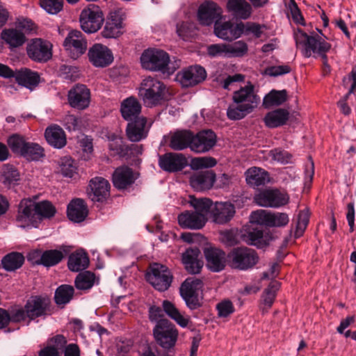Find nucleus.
I'll return each mask as SVG.
<instances>
[{"label": "nucleus", "mask_w": 356, "mask_h": 356, "mask_svg": "<svg viewBox=\"0 0 356 356\" xmlns=\"http://www.w3.org/2000/svg\"><path fill=\"white\" fill-rule=\"evenodd\" d=\"M233 104L227 110V118L232 120H238L252 113L260 103V97L257 94L254 86L248 82L234 92Z\"/></svg>", "instance_id": "obj_1"}, {"label": "nucleus", "mask_w": 356, "mask_h": 356, "mask_svg": "<svg viewBox=\"0 0 356 356\" xmlns=\"http://www.w3.org/2000/svg\"><path fill=\"white\" fill-rule=\"evenodd\" d=\"M140 63L144 69L168 75L173 74L180 65L179 60L172 61L168 53L156 49L145 50L140 56Z\"/></svg>", "instance_id": "obj_2"}, {"label": "nucleus", "mask_w": 356, "mask_h": 356, "mask_svg": "<svg viewBox=\"0 0 356 356\" xmlns=\"http://www.w3.org/2000/svg\"><path fill=\"white\" fill-rule=\"evenodd\" d=\"M296 46L302 48L305 57L309 58L313 54L322 56L331 49V44L327 42V38L321 31L318 33L307 35L303 31L298 29L294 33Z\"/></svg>", "instance_id": "obj_3"}, {"label": "nucleus", "mask_w": 356, "mask_h": 356, "mask_svg": "<svg viewBox=\"0 0 356 356\" xmlns=\"http://www.w3.org/2000/svg\"><path fill=\"white\" fill-rule=\"evenodd\" d=\"M165 92V86L157 79L151 76L144 79L138 89V95L147 107L161 104Z\"/></svg>", "instance_id": "obj_4"}, {"label": "nucleus", "mask_w": 356, "mask_h": 356, "mask_svg": "<svg viewBox=\"0 0 356 356\" xmlns=\"http://www.w3.org/2000/svg\"><path fill=\"white\" fill-rule=\"evenodd\" d=\"M229 266L239 270H248L259 261L257 252L247 247H238L234 248L227 255Z\"/></svg>", "instance_id": "obj_5"}, {"label": "nucleus", "mask_w": 356, "mask_h": 356, "mask_svg": "<svg viewBox=\"0 0 356 356\" xmlns=\"http://www.w3.org/2000/svg\"><path fill=\"white\" fill-rule=\"evenodd\" d=\"M79 21L82 30L88 33L97 32L104 21L101 8L96 5H90L84 8L80 15Z\"/></svg>", "instance_id": "obj_6"}, {"label": "nucleus", "mask_w": 356, "mask_h": 356, "mask_svg": "<svg viewBox=\"0 0 356 356\" xmlns=\"http://www.w3.org/2000/svg\"><path fill=\"white\" fill-rule=\"evenodd\" d=\"M154 336L162 348L170 349L174 347L177 342L178 331L168 320L161 319L154 328Z\"/></svg>", "instance_id": "obj_7"}, {"label": "nucleus", "mask_w": 356, "mask_h": 356, "mask_svg": "<svg viewBox=\"0 0 356 356\" xmlns=\"http://www.w3.org/2000/svg\"><path fill=\"white\" fill-rule=\"evenodd\" d=\"M15 220L17 226L22 228L39 227V220L37 219L33 200L27 198L20 201Z\"/></svg>", "instance_id": "obj_8"}, {"label": "nucleus", "mask_w": 356, "mask_h": 356, "mask_svg": "<svg viewBox=\"0 0 356 356\" xmlns=\"http://www.w3.org/2000/svg\"><path fill=\"white\" fill-rule=\"evenodd\" d=\"M147 280L156 290L165 291L170 286L172 275L168 267L159 264H154L151 273L147 274Z\"/></svg>", "instance_id": "obj_9"}, {"label": "nucleus", "mask_w": 356, "mask_h": 356, "mask_svg": "<svg viewBox=\"0 0 356 356\" xmlns=\"http://www.w3.org/2000/svg\"><path fill=\"white\" fill-rule=\"evenodd\" d=\"M63 47L70 58L76 59L86 52L87 41L80 31L72 30L65 38Z\"/></svg>", "instance_id": "obj_10"}, {"label": "nucleus", "mask_w": 356, "mask_h": 356, "mask_svg": "<svg viewBox=\"0 0 356 356\" xmlns=\"http://www.w3.org/2000/svg\"><path fill=\"white\" fill-rule=\"evenodd\" d=\"M52 44L50 42L41 39H32L28 44L26 51L29 57L36 62H47L52 56Z\"/></svg>", "instance_id": "obj_11"}, {"label": "nucleus", "mask_w": 356, "mask_h": 356, "mask_svg": "<svg viewBox=\"0 0 356 356\" xmlns=\"http://www.w3.org/2000/svg\"><path fill=\"white\" fill-rule=\"evenodd\" d=\"M254 200L261 207L278 208L288 203L289 197L277 189H266L258 193Z\"/></svg>", "instance_id": "obj_12"}, {"label": "nucleus", "mask_w": 356, "mask_h": 356, "mask_svg": "<svg viewBox=\"0 0 356 356\" xmlns=\"http://www.w3.org/2000/svg\"><path fill=\"white\" fill-rule=\"evenodd\" d=\"M88 59L96 67H106L114 60L112 51L106 45L100 43L94 44L88 50Z\"/></svg>", "instance_id": "obj_13"}, {"label": "nucleus", "mask_w": 356, "mask_h": 356, "mask_svg": "<svg viewBox=\"0 0 356 356\" xmlns=\"http://www.w3.org/2000/svg\"><path fill=\"white\" fill-rule=\"evenodd\" d=\"M125 15L122 10L110 13L106 22L102 35L105 38H116L123 33Z\"/></svg>", "instance_id": "obj_14"}, {"label": "nucleus", "mask_w": 356, "mask_h": 356, "mask_svg": "<svg viewBox=\"0 0 356 356\" xmlns=\"http://www.w3.org/2000/svg\"><path fill=\"white\" fill-rule=\"evenodd\" d=\"M67 101L72 108L84 110L90 105V91L85 85L76 84L68 91Z\"/></svg>", "instance_id": "obj_15"}, {"label": "nucleus", "mask_w": 356, "mask_h": 356, "mask_svg": "<svg viewBox=\"0 0 356 356\" xmlns=\"http://www.w3.org/2000/svg\"><path fill=\"white\" fill-rule=\"evenodd\" d=\"M191 150L197 154L209 152L216 143V135L211 130H203L196 134L193 132Z\"/></svg>", "instance_id": "obj_16"}, {"label": "nucleus", "mask_w": 356, "mask_h": 356, "mask_svg": "<svg viewBox=\"0 0 356 356\" xmlns=\"http://www.w3.org/2000/svg\"><path fill=\"white\" fill-rule=\"evenodd\" d=\"M206 77V70L200 65L190 66L177 76V80L184 87L194 86L204 81Z\"/></svg>", "instance_id": "obj_17"}, {"label": "nucleus", "mask_w": 356, "mask_h": 356, "mask_svg": "<svg viewBox=\"0 0 356 356\" xmlns=\"http://www.w3.org/2000/svg\"><path fill=\"white\" fill-rule=\"evenodd\" d=\"M159 164L164 171L175 172L182 170L188 161L182 154L169 152L159 156Z\"/></svg>", "instance_id": "obj_18"}, {"label": "nucleus", "mask_w": 356, "mask_h": 356, "mask_svg": "<svg viewBox=\"0 0 356 356\" xmlns=\"http://www.w3.org/2000/svg\"><path fill=\"white\" fill-rule=\"evenodd\" d=\"M220 8L213 1H205L202 3L197 11V19L202 25L209 26L220 18Z\"/></svg>", "instance_id": "obj_19"}, {"label": "nucleus", "mask_w": 356, "mask_h": 356, "mask_svg": "<svg viewBox=\"0 0 356 356\" xmlns=\"http://www.w3.org/2000/svg\"><path fill=\"white\" fill-rule=\"evenodd\" d=\"M88 191L93 202H103L110 195V184L103 177H95L90 181Z\"/></svg>", "instance_id": "obj_20"}, {"label": "nucleus", "mask_w": 356, "mask_h": 356, "mask_svg": "<svg viewBox=\"0 0 356 356\" xmlns=\"http://www.w3.org/2000/svg\"><path fill=\"white\" fill-rule=\"evenodd\" d=\"M108 148L112 155H118L120 157H125L134 153L140 154L143 152L142 146L138 145L128 146L124 144L122 138L115 135L109 138Z\"/></svg>", "instance_id": "obj_21"}, {"label": "nucleus", "mask_w": 356, "mask_h": 356, "mask_svg": "<svg viewBox=\"0 0 356 356\" xmlns=\"http://www.w3.org/2000/svg\"><path fill=\"white\" fill-rule=\"evenodd\" d=\"M137 177V174L131 168L122 165L117 168L113 172L112 181L116 188L125 189L132 185Z\"/></svg>", "instance_id": "obj_22"}, {"label": "nucleus", "mask_w": 356, "mask_h": 356, "mask_svg": "<svg viewBox=\"0 0 356 356\" xmlns=\"http://www.w3.org/2000/svg\"><path fill=\"white\" fill-rule=\"evenodd\" d=\"M149 129V127L147 125V119L143 116L129 121L126 133L127 138L131 141L138 142L147 136Z\"/></svg>", "instance_id": "obj_23"}, {"label": "nucleus", "mask_w": 356, "mask_h": 356, "mask_svg": "<svg viewBox=\"0 0 356 356\" xmlns=\"http://www.w3.org/2000/svg\"><path fill=\"white\" fill-rule=\"evenodd\" d=\"M193 132L189 130H177L170 132L168 136V146L175 151L191 149Z\"/></svg>", "instance_id": "obj_24"}, {"label": "nucleus", "mask_w": 356, "mask_h": 356, "mask_svg": "<svg viewBox=\"0 0 356 356\" xmlns=\"http://www.w3.org/2000/svg\"><path fill=\"white\" fill-rule=\"evenodd\" d=\"M177 220L179 225L182 228L190 229H200L204 226L207 222V218L203 213L188 211L180 213Z\"/></svg>", "instance_id": "obj_25"}, {"label": "nucleus", "mask_w": 356, "mask_h": 356, "mask_svg": "<svg viewBox=\"0 0 356 356\" xmlns=\"http://www.w3.org/2000/svg\"><path fill=\"white\" fill-rule=\"evenodd\" d=\"M214 32L217 37L224 40H233L242 35L240 23L234 24L231 22L215 23Z\"/></svg>", "instance_id": "obj_26"}, {"label": "nucleus", "mask_w": 356, "mask_h": 356, "mask_svg": "<svg viewBox=\"0 0 356 356\" xmlns=\"http://www.w3.org/2000/svg\"><path fill=\"white\" fill-rule=\"evenodd\" d=\"M204 256L207 260V267L213 272H219L225 266V253L224 251L216 248H205Z\"/></svg>", "instance_id": "obj_27"}, {"label": "nucleus", "mask_w": 356, "mask_h": 356, "mask_svg": "<svg viewBox=\"0 0 356 356\" xmlns=\"http://www.w3.org/2000/svg\"><path fill=\"white\" fill-rule=\"evenodd\" d=\"M234 204L229 202H216L211 209L213 220L218 224H225L229 222L235 214Z\"/></svg>", "instance_id": "obj_28"}, {"label": "nucleus", "mask_w": 356, "mask_h": 356, "mask_svg": "<svg viewBox=\"0 0 356 356\" xmlns=\"http://www.w3.org/2000/svg\"><path fill=\"white\" fill-rule=\"evenodd\" d=\"M216 180V175L212 171H203L194 173L190 177L191 187L197 191L210 189Z\"/></svg>", "instance_id": "obj_29"}, {"label": "nucleus", "mask_w": 356, "mask_h": 356, "mask_svg": "<svg viewBox=\"0 0 356 356\" xmlns=\"http://www.w3.org/2000/svg\"><path fill=\"white\" fill-rule=\"evenodd\" d=\"M49 300L40 296H35L27 301L25 309L28 318L31 320L46 314L49 307Z\"/></svg>", "instance_id": "obj_30"}, {"label": "nucleus", "mask_w": 356, "mask_h": 356, "mask_svg": "<svg viewBox=\"0 0 356 356\" xmlns=\"http://www.w3.org/2000/svg\"><path fill=\"white\" fill-rule=\"evenodd\" d=\"M227 8L234 17L243 20L249 19L253 11L247 0H228Z\"/></svg>", "instance_id": "obj_31"}, {"label": "nucleus", "mask_w": 356, "mask_h": 356, "mask_svg": "<svg viewBox=\"0 0 356 356\" xmlns=\"http://www.w3.org/2000/svg\"><path fill=\"white\" fill-rule=\"evenodd\" d=\"M200 251L197 248L187 249L182 254V262L186 270L191 274H197L202 268V262L198 259Z\"/></svg>", "instance_id": "obj_32"}, {"label": "nucleus", "mask_w": 356, "mask_h": 356, "mask_svg": "<svg viewBox=\"0 0 356 356\" xmlns=\"http://www.w3.org/2000/svg\"><path fill=\"white\" fill-rule=\"evenodd\" d=\"M122 118L127 122L142 117L141 105L135 97H129L124 99L120 105Z\"/></svg>", "instance_id": "obj_33"}, {"label": "nucleus", "mask_w": 356, "mask_h": 356, "mask_svg": "<svg viewBox=\"0 0 356 356\" xmlns=\"http://www.w3.org/2000/svg\"><path fill=\"white\" fill-rule=\"evenodd\" d=\"M44 137L47 143L56 149H61L67 143L64 130L58 125H51L45 129Z\"/></svg>", "instance_id": "obj_34"}, {"label": "nucleus", "mask_w": 356, "mask_h": 356, "mask_svg": "<svg viewBox=\"0 0 356 356\" xmlns=\"http://www.w3.org/2000/svg\"><path fill=\"white\" fill-rule=\"evenodd\" d=\"M1 38L10 49L22 46L26 40L24 33L14 28L4 29L1 31Z\"/></svg>", "instance_id": "obj_35"}, {"label": "nucleus", "mask_w": 356, "mask_h": 356, "mask_svg": "<svg viewBox=\"0 0 356 356\" xmlns=\"http://www.w3.org/2000/svg\"><path fill=\"white\" fill-rule=\"evenodd\" d=\"M88 212L85 202L79 198L72 200L67 206V217L75 222L83 221L88 216Z\"/></svg>", "instance_id": "obj_36"}, {"label": "nucleus", "mask_w": 356, "mask_h": 356, "mask_svg": "<svg viewBox=\"0 0 356 356\" xmlns=\"http://www.w3.org/2000/svg\"><path fill=\"white\" fill-rule=\"evenodd\" d=\"M289 118V112L288 110L277 108L267 113L264 118V122L268 128H277L285 124Z\"/></svg>", "instance_id": "obj_37"}, {"label": "nucleus", "mask_w": 356, "mask_h": 356, "mask_svg": "<svg viewBox=\"0 0 356 356\" xmlns=\"http://www.w3.org/2000/svg\"><path fill=\"white\" fill-rule=\"evenodd\" d=\"M13 78L17 83L30 90L33 89L38 83L40 77L37 72L24 68L15 72Z\"/></svg>", "instance_id": "obj_38"}, {"label": "nucleus", "mask_w": 356, "mask_h": 356, "mask_svg": "<svg viewBox=\"0 0 356 356\" xmlns=\"http://www.w3.org/2000/svg\"><path fill=\"white\" fill-rule=\"evenodd\" d=\"M245 175L247 184L252 186H262L269 181L268 172L258 167L250 168L245 171Z\"/></svg>", "instance_id": "obj_39"}, {"label": "nucleus", "mask_w": 356, "mask_h": 356, "mask_svg": "<svg viewBox=\"0 0 356 356\" xmlns=\"http://www.w3.org/2000/svg\"><path fill=\"white\" fill-rule=\"evenodd\" d=\"M89 258L83 250L72 252L68 258L67 266L71 271L79 272L88 268Z\"/></svg>", "instance_id": "obj_40"}, {"label": "nucleus", "mask_w": 356, "mask_h": 356, "mask_svg": "<svg viewBox=\"0 0 356 356\" xmlns=\"http://www.w3.org/2000/svg\"><path fill=\"white\" fill-rule=\"evenodd\" d=\"M24 262V257L22 253L12 252L5 255L1 259V265L6 271H15L21 268Z\"/></svg>", "instance_id": "obj_41"}, {"label": "nucleus", "mask_w": 356, "mask_h": 356, "mask_svg": "<svg viewBox=\"0 0 356 356\" xmlns=\"http://www.w3.org/2000/svg\"><path fill=\"white\" fill-rule=\"evenodd\" d=\"M163 311L181 327H186L189 323V317L182 315L173 303L164 300L162 304Z\"/></svg>", "instance_id": "obj_42"}, {"label": "nucleus", "mask_w": 356, "mask_h": 356, "mask_svg": "<svg viewBox=\"0 0 356 356\" xmlns=\"http://www.w3.org/2000/svg\"><path fill=\"white\" fill-rule=\"evenodd\" d=\"M34 206L37 219L39 220V225L43 220L54 217L56 211L52 203L47 200L34 202Z\"/></svg>", "instance_id": "obj_43"}, {"label": "nucleus", "mask_w": 356, "mask_h": 356, "mask_svg": "<svg viewBox=\"0 0 356 356\" xmlns=\"http://www.w3.org/2000/svg\"><path fill=\"white\" fill-rule=\"evenodd\" d=\"M286 100V90H273L263 99V106L266 108L282 104Z\"/></svg>", "instance_id": "obj_44"}, {"label": "nucleus", "mask_w": 356, "mask_h": 356, "mask_svg": "<svg viewBox=\"0 0 356 356\" xmlns=\"http://www.w3.org/2000/svg\"><path fill=\"white\" fill-rule=\"evenodd\" d=\"M63 257L64 254L60 250H45L41 254L38 264H42L46 267L54 266L58 264Z\"/></svg>", "instance_id": "obj_45"}, {"label": "nucleus", "mask_w": 356, "mask_h": 356, "mask_svg": "<svg viewBox=\"0 0 356 356\" xmlns=\"http://www.w3.org/2000/svg\"><path fill=\"white\" fill-rule=\"evenodd\" d=\"M22 156L29 161H38L44 156V149L38 143L27 142Z\"/></svg>", "instance_id": "obj_46"}, {"label": "nucleus", "mask_w": 356, "mask_h": 356, "mask_svg": "<svg viewBox=\"0 0 356 356\" xmlns=\"http://www.w3.org/2000/svg\"><path fill=\"white\" fill-rule=\"evenodd\" d=\"M74 289L71 285L63 284L55 291V302L58 305H66L72 299Z\"/></svg>", "instance_id": "obj_47"}, {"label": "nucleus", "mask_w": 356, "mask_h": 356, "mask_svg": "<svg viewBox=\"0 0 356 356\" xmlns=\"http://www.w3.org/2000/svg\"><path fill=\"white\" fill-rule=\"evenodd\" d=\"M95 282L96 276L90 271L80 273L74 281L75 286L79 290H88L95 285Z\"/></svg>", "instance_id": "obj_48"}, {"label": "nucleus", "mask_w": 356, "mask_h": 356, "mask_svg": "<svg viewBox=\"0 0 356 356\" xmlns=\"http://www.w3.org/2000/svg\"><path fill=\"white\" fill-rule=\"evenodd\" d=\"M176 32L181 39L188 41L197 35V28L193 22H181L177 24Z\"/></svg>", "instance_id": "obj_49"}, {"label": "nucleus", "mask_w": 356, "mask_h": 356, "mask_svg": "<svg viewBox=\"0 0 356 356\" xmlns=\"http://www.w3.org/2000/svg\"><path fill=\"white\" fill-rule=\"evenodd\" d=\"M202 282L196 278H187L181 285L180 295H199L202 291Z\"/></svg>", "instance_id": "obj_50"}, {"label": "nucleus", "mask_w": 356, "mask_h": 356, "mask_svg": "<svg viewBox=\"0 0 356 356\" xmlns=\"http://www.w3.org/2000/svg\"><path fill=\"white\" fill-rule=\"evenodd\" d=\"M280 287V284L279 282L272 281L264 290L262 296V301L268 308L271 307L273 305Z\"/></svg>", "instance_id": "obj_51"}, {"label": "nucleus", "mask_w": 356, "mask_h": 356, "mask_svg": "<svg viewBox=\"0 0 356 356\" xmlns=\"http://www.w3.org/2000/svg\"><path fill=\"white\" fill-rule=\"evenodd\" d=\"M248 44L242 40L227 44V58L243 57L248 52Z\"/></svg>", "instance_id": "obj_52"}, {"label": "nucleus", "mask_w": 356, "mask_h": 356, "mask_svg": "<svg viewBox=\"0 0 356 356\" xmlns=\"http://www.w3.org/2000/svg\"><path fill=\"white\" fill-rule=\"evenodd\" d=\"M242 34L245 35H252L255 38H259L266 29L265 25H261L255 22H247L245 24L240 22Z\"/></svg>", "instance_id": "obj_53"}, {"label": "nucleus", "mask_w": 356, "mask_h": 356, "mask_svg": "<svg viewBox=\"0 0 356 356\" xmlns=\"http://www.w3.org/2000/svg\"><path fill=\"white\" fill-rule=\"evenodd\" d=\"M250 222L252 224L270 227V211L259 209L251 213Z\"/></svg>", "instance_id": "obj_54"}, {"label": "nucleus", "mask_w": 356, "mask_h": 356, "mask_svg": "<svg viewBox=\"0 0 356 356\" xmlns=\"http://www.w3.org/2000/svg\"><path fill=\"white\" fill-rule=\"evenodd\" d=\"M8 145L12 152L15 154L22 155L27 142L24 138L19 134L11 135L7 140Z\"/></svg>", "instance_id": "obj_55"}, {"label": "nucleus", "mask_w": 356, "mask_h": 356, "mask_svg": "<svg viewBox=\"0 0 356 356\" xmlns=\"http://www.w3.org/2000/svg\"><path fill=\"white\" fill-rule=\"evenodd\" d=\"M264 232L261 229L252 228L243 235V241L248 245L260 247L263 243Z\"/></svg>", "instance_id": "obj_56"}, {"label": "nucleus", "mask_w": 356, "mask_h": 356, "mask_svg": "<svg viewBox=\"0 0 356 356\" xmlns=\"http://www.w3.org/2000/svg\"><path fill=\"white\" fill-rule=\"evenodd\" d=\"M3 183L10 186L15 185L19 179L18 171L13 166H6L2 172Z\"/></svg>", "instance_id": "obj_57"}, {"label": "nucleus", "mask_w": 356, "mask_h": 356, "mask_svg": "<svg viewBox=\"0 0 356 356\" xmlns=\"http://www.w3.org/2000/svg\"><path fill=\"white\" fill-rule=\"evenodd\" d=\"M309 220V213L307 211H300L298 216L295 236L300 237L304 233Z\"/></svg>", "instance_id": "obj_58"}, {"label": "nucleus", "mask_w": 356, "mask_h": 356, "mask_svg": "<svg viewBox=\"0 0 356 356\" xmlns=\"http://www.w3.org/2000/svg\"><path fill=\"white\" fill-rule=\"evenodd\" d=\"M218 316L220 318H226L232 314L234 311V306L232 302L228 299L223 300L216 305Z\"/></svg>", "instance_id": "obj_59"}, {"label": "nucleus", "mask_w": 356, "mask_h": 356, "mask_svg": "<svg viewBox=\"0 0 356 356\" xmlns=\"http://www.w3.org/2000/svg\"><path fill=\"white\" fill-rule=\"evenodd\" d=\"M217 163L216 160L210 156L194 158L191 161V166L193 169L209 168L214 167Z\"/></svg>", "instance_id": "obj_60"}, {"label": "nucleus", "mask_w": 356, "mask_h": 356, "mask_svg": "<svg viewBox=\"0 0 356 356\" xmlns=\"http://www.w3.org/2000/svg\"><path fill=\"white\" fill-rule=\"evenodd\" d=\"M191 205L196 210L195 212L203 213L206 217L212 207V202L208 198L193 199Z\"/></svg>", "instance_id": "obj_61"}, {"label": "nucleus", "mask_w": 356, "mask_h": 356, "mask_svg": "<svg viewBox=\"0 0 356 356\" xmlns=\"http://www.w3.org/2000/svg\"><path fill=\"white\" fill-rule=\"evenodd\" d=\"M269 155L273 160L282 164L291 162L292 155L286 150L274 149L270 150Z\"/></svg>", "instance_id": "obj_62"}, {"label": "nucleus", "mask_w": 356, "mask_h": 356, "mask_svg": "<svg viewBox=\"0 0 356 356\" xmlns=\"http://www.w3.org/2000/svg\"><path fill=\"white\" fill-rule=\"evenodd\" d=\"M220 241L227 246H234L238 242L237 230L226 229L220 232Z\"/></svg>", "instance_id": "obj_63"}, {"label": "nucleus", "mask_w": 356, "mask_h": 356, "mask_svg": "<svg viewBox=\"0 0 356 356\" xmlns=\"http://www.w3.org/2000/svg\"><path fill=\"white\" fill-rule=\"evenodd\" d=\"M41 7L50 14H56L63 8V0H40Z\"/></svg>", "instance_id": "obj_64"}]
</instances>
